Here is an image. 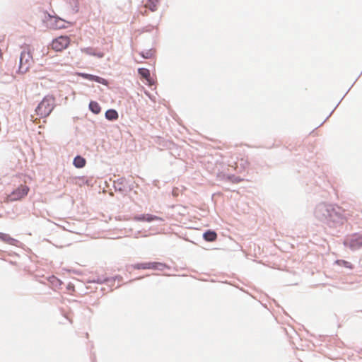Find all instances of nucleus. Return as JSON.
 <instances>
[{
    "label": "nucleus",
    "mask_w": 362,
    "mask_h": 362,
    "mask_svg": "<svg viewBox=\"0 0 362 362\" xmlns=\"http://www.w3.org/2000/svg\"><path fill=\"white\" fill-rule=\"evenodd\" d=\"M54 103L55 99L53 96H45L36 107V114L41 118L49 116L54 108Z\"/></svg>",
    "instance_id": "obj_1"
},
{
    "label": "nucleus",
    "mask_w": 362,
    "mask_h": 362,
    "mask_svg": "<svg viewBox=\"0 0 362 362\" xmlns=\"http://www.w3.org/2000/svg\"><path fill=\"white\" fill-rule=\"evenodd\" d=\"M33 64L31 49L29 46L24 47L20 57L19 71L26 73Z\"/></svg>",
    "instance_id": "obj_2"
},
{
    "label": "nucleus",
    "mask_w": 362,
    "mask_h": 362,
    "mask_svg": "<svg viewBox=\"0 0 362 362\" xmlns=\"http://www.w3.org/2000/svg\"><path fill=\"white\" fill-rule=\"evenodd\" d=\"M30 191V187L25 185H21L14 189L11 194H8L4 199V202L9 203L16 201H21L25 198Z\"/></svg>",
    "instance_id": "obj_3"
},
{
    "label": "nucleus",
    "mask_w": 362,
    "mask_h": 362,
    "mask_svg": "<svg viewBox=\"0 0 362 362\" xmlns=\"http://www.w3.org/2000/svg\"><path fill=\"white\" fill-rule=\"evenodd\" d=\"M70 44V38L68 36H59L53 40L51 47L56 52H62Z\"/></svg>",
    "instance_id": "obj_4"
},
{
    "label": "nucleus",
    "mask_w": 362,
    "mask_h": 362,
    "mask_svg": "<svg viewBox=\"0 0 362 362\" xmlns=\"http://www.w3.org/2000/svg\"><path fill=\"white\" fill-rule=\"evenodd\" d=\"M164 265L159 262L138 263L133 266L136 269H158Z\"/></svg>",
    "instance_id": "obj_5"
},
{
    "label": "nucleus",
    "mask_w": 362,
    "mask_h": 362,
    "mask_svg": "<svg viewBox=\"0 0 362 362\" xmlns=\"http://www.w3.org/2000/svg\"><path fill=\"white\" fill-rule=\"evenodd\" d=\"M78 75L85 79L93 81L98 82L99 83L103 84L105 86L108 85V82L106 79L101 78L100 76H95V75L89 74H85V73H78Z\"/></svg>",
    "instance_id": "obj_6"
},
{
    "label": "nucleus",
    "mask_w": 362,
    "mask_h": 362,
    "mask_svg": "<svg viewBox=\"0 0 362 362\" xmlns=\"http://www.w3.org/2000/svg\"><path fill=\"white\" fill-rule=\"evenodd\" d=\"M138 72L140 76L146 80V83L151 86L154 84V81L151 78L150 71L148 69L145 68H139Z\"/></svg>",
    "instance_id": "obj_7"
},
{
    "label": "nucleus",
    "mask_w": 362,
    "mask_h": 362,
    "mask_svg": "<svg viewBox=\"0 0 362 362\" xmlns=\"http://www.w3.org/2000/svg\"><path fill=\"white\" fill-rule=\"evenodd\" d=\"M81 51L86 54L95 56L98 58H103L104 57L103 52H96V50L91 47L82 48L81 49Z\"/></svg>",
    "instance_id": "obj_8"
},
{
    "label": "nucleus",
    "mask_w": 362,
    "mask_h": 362,
    "mask_svg": "<svg viewBox=\"0 0 362 362\" xmlns=\"http://www.w3.org/2000/svg\"><path fill=\"white\" fill-rule=\"evenodd\" d=\"M362 247V236L356 237L351 240L349 247L351 250H356Z\"/></svg>",
    "instance_id": "obj_9"
},
{
    "label": "nucleus",
    "mask_w": 362,
    "mask_h": 362,
    "mask_svg": "<svg viewBox=\"0 0 362 362\" xmlns=\"http://www.w3.org/2000/svg\"><path fill=\"white\" fill-rule=\"evenodd\" d=\"M203 238L206 241L214 242L217 239V233L215 231L209 230L204 233Z\"/></svg>",
    "instance_id": "obj_10"
},
{
    "label": "nucleus",
    "mask_w": 362,
    "mask_h": 362,
    "mask_svg": "<svg viewBox=\"0 0 362 362\" xmlns=\"http://www.w3.org/2000/svg\"><path fill=\"white\" fill-rule=\"evenodd\" d=\"M160 0H147L145 4V8H149L151 11L157 9V6Z\"/></svg>",
    "instance_id": "obj_11"
},
{
    "label": "nucleus",
    "mask_w": 362,
    "mask_h": 362,
    "mask_svg": "<svg viewBox=\"0 0 362 362\" xmlns=\"http://www.w3.org/2000/svg\"><path fill=\"white\" fill-rule=\"evenodd\" d=\"M86 160L81 156H76L74 160V165L75 167L78 168H81L85 166L86 165Z\"/></svg>",
    "instance_id": "obj_12"
},
{
    "label": "nucleus",
    "mask_w": 362,
    "mask_h": 362,
    "mask_svg": "<svg viewBox=\"0 0 362 362\" xmlns=\"http://www.w3.org/2000/svg\"><path fill=\"white\" fill-rule=\"evenodd\" d=\"M105 117L108 120H116L118 118V113L116 110L110 109L106 111Z\"/></svg>",
    "instance_id": "obj_13"
},
{
    "label": "nucleus",
    "mask_w": 362,
    "mask_h": 362,
    "mask_svg": "<svg viewBox=\"0 0 362 362\" xmlns=\"http://www.w3.org/2000/svg\"><path fill=\"white\" fill-rule=\"evenodd\" d=\"M89 109L94 114H98L101 110L100 105L95 101H90L89 104Z\"/></svg>",
    "instance_id": "obj_14"
},
{
    "label": "nucleus",
    "mask_w": 362,
    "mask_h": 362,
    "mask_svg": "<svg viewBox=\"0 0 362 362\" xmlns=\"http://www.w3.org/2000/svg\"><path fill=\"white\" fill-rule=\"evenodd\" d=\"M0 240L8 244H13L15 241L8 234L4 233H0Z\"/></svg>",
    "instance_id": "obj_15"
},
{
    "label": "nucleus",
    "mask_w": 362,
    "mask_h": 362,
    "mask_svg": "<svg viewBox=\"0 0 362 362\" xmlns=\"http://www.w3.org/2000/svg\"><path fill=\"white\" fill-rule=\"evenodd\" d=\"M140 54L144 59H151L154 56V51L148 50L146 52H142L140 53Z\"/></svg>",
    "instance_id": "obj_16"
},
{
    "label": "nucleus",
    "mask_w": 362,
    "mask_h": 362,
    "mask_svg": "<svg viewBox=\"0 0 362 362\" xmlns=\"http://www.w3.org/2000/svg\"><path fill=\"white\" fill-rule=\"evenodd\" d=\"M146 216V221L147 222H151V221H158V220H160V218L156 216H154V215H151V214H146L145 215Z\"/></svg>",
    "instance_id": "obj_17"
},
{
    "label": "nucleus",
    "mask_w": 362,
    "mask_h": 362,
    "mask_svg": "<svg viewBox=\"0 0 362 362\" xmlns=\"http://www.w3.org/2000/svg\"><path fill=\"white\" fill-rule=\"evenodd\" d=\"M240 161H241V163H240L241 168H246L247 166L248 163H247V161L246 160H244L243 158H241Z\"/></svg>",
    "instance_id": "obj_18"
},
{
    "label": "nucleus",
    "mask_w": 362,
    "mask_h": 362,
    "mask_svg": "<svg viewBox=\"0 0 362 362\" xmlns=\"http://www.w3.org/2000/svg\"><path fill=\"white\" fill-rule=\"evenodd\" d=\"M145 218H146L145 215H141V216L134 217V220L138 221H146Z\"/></svg>",
    "instance_id": "obj_19"
},
{
    "label": "nucleus",
    "mask_w": 362,
    "mask_h": 362,
    "mask_svg": "<svg viewBox=\"0 0 362 362\" xmlns=\"http://www.w3.org/2000/svg\"><path fill=\"white\" fill-rule=\"evenodd\" d=\"M72 3L74 4V11L76 12H77L78 11V7H79V5H78V0H71Z\"/></svg>",
    "instance_id": "obj_20"
},
{
    "label": "nucleus",
    "mask_w": 362,
    "mask_h": 362,
    "mask_svg": "<svg viewBox=\"0 0 362 362\" xmlns=\"http://www.w3.org/2000/svg\"><path fill=\"white\" fill-rule=\"evenodd\" d=\"M231 167H233L234 169L237 170L238 169L239 166L237 162H235L233 165H230Z\"/></svg>",
    "instance_id": "obj_21"
}]
</instances>
